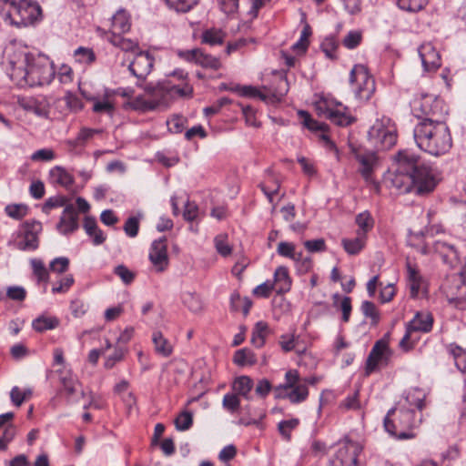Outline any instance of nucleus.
<instances>
[{"label": "nucleus", "mask_w": 466, "mask_h": 466, "mask_svg": "<svg viewBox=\"0 0 466 466\" xmlns=\"http://www.w3.org/2000/svg\"><path fill=\"white\" fill-rule=\"evenodd\" d=\"M397 168L392 174L391 184L402 192L429 194L437 186L433 171L419 163V158L409 151H400L396 157Z\"/></svg>", "instance_id": "obj_1"}, {"label": "nucleus", "mask_w": 466, "mask_h": 466, "mask_svg": "<svg viewBox=\"0 0 466 466\" xmlns=\"http://www.w3.org/2000/svg\"><path fill=\"white\" fill-rule=\"evenodd\" d=\"M147 98L137 97L134 103L137 109L152 110L159 106H167L177 98L190 97L193 87L187 82V73L182 69L172 73L171 78L145 88Z\"/></svg>", "instance_id": "obj_2"}, {"label": "nucleus", "mask_w": 466, "mask_h": 466, "mask_svg": "<svg viewBox=\"0 0 466 466\" xmlns=\"http://www.w3.org/2000/svg\"><path fill=\"white\" fill-rule=\"evenodd\" d=\"M413 133L418 147L432 156L443 155L452 146L450 129L443 119H421L415 126Z\"/></svg>", "instance_id": "obj_3"}, {"label": "nucleus", "mask_w": 466, "mask_h": 466, "mask_svg": "<svg viewBox=\"0 0 466 466\" xmlns=\"http://www.w3.org/2000/svg\"><path fill=\"white\" fill-rule=\"evenodd\" d=\"M5 22L16 27L32 25L42 19V8L35 0H0Z\"/></svg>", "instance_id": "obj_4"}, {"label": "nucleus", "mask_w": 466, "mask_h": 466, "mask_svg": "<svg viewBox=\"0 0 466 466\" xmlns=\"http://www.w3.org/2000/svg\"><path fill=\"white\" fill-rule=\"evenodd\" d=\"M412 409L394 408L388 411L384 419V428L391 436L399 440L415 438L412 429L420 422Z\"/></svg>", "instance_id": "obj_5"}, {"label": "nucleus", "mask_w": 466, "mask_h": 466, "mask_svg": "<svg viewBox=\"0 0 466 466\" xmlns=\"http://www.w3.org/2000/svg\"><path fill=\"white\" fill-rule=\"evenodd\" d=\"M25 78H21L19 86H45L49 85L55 77L56 71L50 59L42 54L34 55L26 66Z\"/></svg>", "instance_id": "obj_6"}, {"label": "nucleus", "mask_w": 466, "mask_h": 466, "mask_svg": "<svg viewBox=\"0 0 466 466\" xmlns=\"http://www.w3.org/2000/svg\"><path fill=\"white\" fill-rule=\"evenodd\" d=\"M34 54L27 52L26 48L16 44L10 43L5 49V63L10 77L16 83H21L25 78L24 72L30 63Z\"/></svg>", "instance_id": "obj_7"}, {"label": "nucleus", "mask_w": 466, "mask_h": 466, "mask_svg": "<svg viewBox=\"0 0 466 466\" xmlns=\"http://www.w3.org/2000/svg\"><path fill=\"white\" fill-rule=\"evenodd\" d=\"M314 107L319 116L339 127H348L356 120L347 106L334 99L321 98L315 103Z\"/></svg>", "instance_id": "obj_8"}, {"label": "nucleus", "mask_w": 466, "mask_h": 466, "mask_svg": "<svg viewBox=\"0 0 466 466\" xmlns=\"http://www.w3.org/2000/svg\"><path fill=\"white\" fill-rule=\"evenodd\" d=\"M368 137L377 149L386 150L396 144L397 134L394 123L386 116L377 119L370 127Z\"/></svg>", "instance_id": "obj_9"}, {"label": "nucleus", "mask_w": 466, "mask_h": 466, "mask_svg": "<svg viewBox=\"0 0 466 466\" xmlns=\"http://www.w3.org/2000/svg\"><path fill=\"white\" fill-rule=\"evenodd\" d=\"M276 398L288 399L291 403H300L307 400L309 389L301 383L296 370H289L285 374V383L275 388Z\"/></svg>", "instance_id": "obj_10"}, {"label": "nucleus", "mask_w": 466, "mask_h": 466, "mask_svg": "<svg viewBox=\"0 0 466 466\" xmlns=\"http://www.w3.org/2000/svg\"><path fill=\"white\" fill-rule=\"evenodd\" d=\"M42 232V224L36 220H27L22 223L13 234L9 245L23 251L35 250L39 246V235Z\"/></svg>", "instance_id": "obj_11"}, {"label": "nucleus", "mask_w": 466, "mask_h": 466, "mask_svg": "<svg viewBox=\"0 0 466 466\" xmlns=\"http://www.w3.org/2000/svg\"><path fill=\"white\" fill-rule=\"evenodd\" d=\"M350 82L356 98L368 101L375 92V81L367 66L355 65L350 71Z\"/></svg>", "instance_id": "obj_12"}, {"label": "nucleus", "mask_w": 466, "mask_h": 466, "mask_svg": "<svg viewBox=\"0 0 466 466\" xmlns=\"http://www.w3.org/2000/svg\"><path fill=\"white\" fill-rule=\"evenodd\" d=\"M411 110L418 118H439L442 119L447 114L442 100L431 95H423L416 97L411 102Z\"/></svg>", "instance_id": "obj_13"}, {"label": "nucleus", "mask_w": 466, "mask_h": 466, "mask_svg": "<svg viewBox=\"0 0 466 466\" xmlns=\"http://www.w3.org/2000/svg\"><path fill=\"white\" fill-rule=\"evenodd\" d=\"M421 252L423 254L437 253L442 261L451 267L455 266L459 261V252L455 245L444 238L427 239Z\"/></svg>", "instance_id": "obj_14"}, {"label": "nucleus", "mask_w": 466, "mask_h": 466, "mask_svg": "<svg viewBox=\"0 0 466 466\" xmlns=\"http://www.w3.org/2000/svg\"><path fill=\"white\" fill-rule=\"evenodd\" d=\"M391 350L384 339H380L373 345L365 364L367 376L386 367L390 360Z\"/></svg>", "instance_id": "obj_15"}, {"label": "nucleus", "mask_w": 466, "mask_h": 466, "mask_svg": "<svg viewBox=\"0 0 466 466\" xmlns=\"http://www.w3.org/2000/svg\"><path fill=\"white\" fill-rule=\"evenodd\" d=\"M266 92H262L260 89L252 86H236L232 90L238 93L240 96L245 97L258 98L262 101H268L269 94L276 100H281V98L288 92V82L286 78H279L278 81V88L275 92L269 91L266 86L263 87Z\"/></svg>", "instance_id": "obj_16"}, {"label": "nucleus", "mask_w": 466, "mask_h": 466, "mask_svg": "<svg viewBox=\"0 0 466 466\" xmlns=\"http://www.w3.org/2000/svg\"><path fill=\"white\" fill-rule=\"evenodd\" d=\"M17 105L25 111L38 117L47 118L50 114V98L44 95L18 96Z\"/></svg>", "instance_id": "obj_17"}, {"label": "nucleus", "mask_w": 466, "mask_h": 466, "mask_svg": "<svg viewBox=\"0 0 466 466\" xmlns=\"http://www.w3.org/2000/svg\"><path fill=\"white\" fill-rule=\"evenodd\" d=\"M361 451L360 443L347 440L339 444L330 466H357V458Z\"/></svg>", "instance_id": "obj_18"}, {"label": "nucleus", "mask_w": 466, "mask_h": 466, "mask_svg": "<svg viewBox=\"0 0 466 466\" xmlns=\"http://www.w3.org/2000/svg\"><path fill=\"white\" fill-rule=\"evenodd\" d=\"M148 258L157 272H163L167 269L169 259L166 238L152 242Z\"/></svg>", "instance_id": "obj_19"}, {"label": "nucleus", "mask_w": 466, "mask_h": 466, "mask_svg": "<svg viewBox=\"0 0 466 466\" xmlns=\"http://www.w3.org/2000/svg\"><path fill=\"white\" fill-rule=\"evenodd\" d=\"M154 58L148 52H137L128 64L130 73L139 80H144L151 72Z\"/></svg>", "instance_id": "obj_20"}, {"label": "nucleus", "mask_w": 466, "mask_h": 466, "mask_svg": "<svg viewBox=\"0 0 466 466\" xmlns=\"http://www.w3.org/2000/svg\"><path fill=\"white\" fill-rule=\"evenodd\" d=\"M418 52L425 71H435L441 66L440 52L431 42L422 43Z\"/></svg>", "instance_id": "obj_21"}, {"label": "nucleus", "mask_w": 466, "mask_h": 466, "mask_svg": "<svg viewBox=\"0 0 466 466\" xmlns=\"http://www.w3.org/2000/svg\"><path fill=\"white\" fill-rule=\"evenodd\" d=\"M179 56L188 62H194L205 68L217 70L221 66L218 57L205 54L200 49L180 51Z\"/></svg>", "instance_id": "obj_22"}, {"label": "nucleus", "mask_w": 466, "mask_h": 466, "mask_svg": "<svg viewBox=\"0 0 466 466\" xmlns=\"http://www.w3.org/2000/svg\"><path fill=\"white\" fill-rule=\"evenodd\" d=\"M78 228V213L71 204L66 205L56 225V229L63 235L73 233Z\"/></svg>", "instance_id": "obj_23"}, {"label": "nucleus", "mask_w": 466, "mask_h": 466, "mask_svg": "<svg viewBox=\"0 0 466 466\" xmlns=\"http://www.w3.org/2000/svg\"><path fill=\"white\" fill-rule=\"evenodd\" d=\"M433 325V317L428 311H419L406 326L414 332H429Z\"/></svg>", "instance_id": "obj_24"}, {"label": "nucleus", "mask_w": 466, "mask_h": 466, "mask_svg": "<svg viewBox=\"0 0 466 466\" xmlns=\"http://www.w3.org/2000/svg\"><path fill=\"white\" fill-rule=\"evenodd\" d=\"M131 27L130 16L123 9L118 10L112 17L111 29L105 34V37L108 35H122L129 31Z\"/></svg>", "instance_id": "obj_25"}, {"label": "nucleus", "mask_w": 466, "mask_h": 466, "mask_svg": "<svg viewBox=\"0 0 466 466\" xmlns=\"http://www.w3.org/2000/svg\"><path fill=\"white\" fill-rule=\"evenodd\" d=\"M357 159L360 165V172L363 178L370 183H373L372 172L377 164V157L374 153L360 154Z\"/></svg>", "instance_id": "obj_26"}, {"label": "nucleus", "mask_w": 466, "mask_h": 466, "mask_svg": "<svg viewBox=\"0 0 466 466\" xmlns=\"http://www.w3.org/2000/svg\"><path fill=\"white\" fill-rule=\"evenodd\" d=\"M111 45L118 47L125 53H132L136 55L140 51L138 42L130 38L122 36L121 35H108L106 38Z\"/></svg>", "instance_id": "obj_27"}, {"label": "nucleus", "mask_w": 466, "mask_h": 466, "mask_svg": "<svg viewBox=\"0 0 466 466\" xmlns=\"http://www.w3.org/2000/svg\"><path fill=\"white\" fill-rule=\"evenodd\" d=\"M407 271L410 294L412 298H416L420 295V291H423L425 288V281L419 271L410 264H408Z\"/></svg>", "instance_id": "obj_28"}, {"label": "nucleus", "mask_w": 466, "mask_h": 466, "mask_svg": "<svg viewBox=\"0 0 466 466\" xmlns=\"http://www.w3.org/2000/svg\"><path fill=\"white\" fill-rule=\"evenodd\" d=\"M278 293H286L291 288V279L287 267L279 266L274 272L272 282Z\"/></svg>", "instance_id": "obj_29"}, {"label": "nucleus", "mask_w": 466, "mask_h": 466, "mask_svg": "<svg viewBox=\"0 0 466 466\" xmlns=\"http://www.w3.org/2000/svg\"><path fill=\"white\" fill-rule=\"evenodd\" d=\"M299 115L302 119L303 125L311 131H322L320 137L324 140L328 145L333 147V143L329 140V136L326 134L327 125L323 123H319L313 118H311L310 115L307 111L300 110L299 111Z\"/></svg>", "instance_id": "obj_30"}, {"label": "nucleus", "mask_w": 466, "mask_h": 466, "mask_svg": "<svg viewBox=\"0 0 466 466\" xmlns=\"http://www.w3.org/2000/svg\"><path fill=\"white\" fill-rule=\"evenodd\" d=\"M50 180L53 184L68 188L74 183V177L64 167L56 166L49 171Z\"/></svg>", "instance_id": "obj_31"}, {"label": "nucleus", "mask_w": 466, "mask_h": 466, "mask_svg": "<svg viewBox=\"0 0 466 466\" xmlns=\"http://www.w3.org/2000/svg\"><path fill=\"white\" fill-rule=\"evenodd\" d=\"M103 133V129L101 128H89L86 127H83L80 128L76 137L68 142V144L74 147H84L88 141L93 139V137L96 135H101Z\"/></svg>", "instance_id": "obj_32"}, {"label": "nucleus", "mask_w": 466, "mask_h": 466, "mask_svg": "<svg viewBox=\"0 0 466 466\" xmlns=\"http://www.w3.org/2000/svg\"><path fill=\"white\" fill-rule=\"evenodd\" d=\"M84 228L86 234L93 238L95 245H100L106 240L103 231L97 228L95 218L86 217L84 221Z\"/></svg>", "instance_id": "obj_33"}, {"label": "nucleus", "mask_w": 466, "mask_h": 466, "mask_svg": "<svg viewBox=\"0 0 466 466\" xmlns=\"http://www.w3.org/2000/svg\"><path fill=\"white\" fill-rule=\"evenodd\" d=\"M152 341L155 346V351L163 356L168 357L173 351L171 343L159 331H155L152 335Z\"/></svg>", "instance_id": "obj_34"}, {"label": "nucleus", "mask_w": 466, "mask_h": 466, "mask_svg": "<svg viewBox=\"0 0 466 466\" xmlns=\"http://www.w3.org/2000/svg\"><path fill=\"white\" fill-rule=\"evenodd\" d=\"M277 253L283 257L288 258L295 262L301 261L302 252L296 251V245L292 242L280 241L277 247Z\"/></svg>", "instance_id": "obj_35"}, {"label": "nucleus", "mask_w": 466, "mask_h": 466, "mask_svg": "<svg viewBox=\"0 0 466 466\" xmlns=\"http://www.w3.org/2000/svg\"><path fill=\"white\" fill-rule=\"evenodd\" d=\"M183 305L194 314L200 313L203 310V302L199 296L195 292H184L181 296Z\"/></svg>", "instance_id": "obj_36"}, {"label": "nucleus", "mask_w": 466, "mask_h": 466, "mask_svg": "<svg viewBox=\"0 0 466 466\" xmlns=\"http://www.w3.org/2000/svg\"><path fill=\"white\" fill-rule=\"evenodd\" d=\"M226 37V34L218 28L212 27L206 29L201 34V42L209 46L221 45Z\"/></svg>", "instance_id": "obj_37"}, {"label": "nucleus", "mask_w": 466, "mask_h": 466, "mask_svg": "<svg viewBox=\"0 0 466 466\" xmlns=\"http://www.w3.org/2000/svg\"><path fill=\"white\" fill-rule=\"evenodd\" d=\"M253 388V380L248 376H240L233 382V390L237 395L249 400V393Z\"/></svg>", "instance_id": "obj_38"}, {"label": "nucleus", "mask_w": 466, "mask_h": 466, "mask_svg": "<svg viewBox=\"0 0 466 466\" xmlns=\"http://www.w3.org/2000/svg\"><path fill=\"white\" fill-rule=\"evenodd\" d=\"M355 222L358 226L357 234L367 238V233L374 226V219L369 211H364L357 215Z\"/></svg>", "instance_id": "obj_39"}, {"label": "nucleus", "mask_w": 466, "mask_h": 466, "mask_svg": "<svg viewBox=\"0 0 466 466\" xmlns=\"http://www.w3.org/2000/svg\"><path fill=\"white\" fill-rule=\"evenodd\" d=\"M59 325V320L56 317L39 316L32 322L33 329L37 332L54 329Z\"/></svg>", "instance_id": "obj_40"}, {"label": "nucleus", "mask_w": 466, "mask_h": 466, "mask_svg": "<svg viewBox=\"0 0 466 466\" xmlns=\"http://www.w3.org/2000/svg\"><path fill=\"white\" fill-rule=\"evenodd\" d=\"M345 251L350 255L360 253L366 244V237L361 235L356 236L354 238H343L341 240Z\"/></svg>", "instance_id": "obj_41"}, {"label": "nucleus", "mask_w": 466, "mask_h": 466, "mask_svg": "<svg viewBox=\"0 0 466 466\" xmlns=\"http://www.w3.org/2000/svg\"><path fill=\"white\" fill-rule=\"evenodd\" d=\"M425 397L426 395L423 390L417 388L411 389L405 396V402L409 405V409L415 407L420 410L424 407Z\"/></svg>", "instance_id": "obj_42"}, {"label": "nucleus", "mask_w": 466, "mask_h": 466, "mask_svg": "<svg viewBox=\"0 0 466 466\" xmlns=\"http://www.w3.org/2000/svg\"><path fill=\"white\" fill-rule=\"evenodd\" d=\"M233 361L238 366H251L257 362L255 354L249 349H241L235 352Z\"/></svg>", "instance_id": "obj_43"}, {"label": "nucleus", "mask_w": 466, "mask_h": 466, "mask_svg": "<svg viewBox=\"0 0 466 466\" xmlns=\"http://www.w3.org/2000/svg\"><path fill=\"white\" fill-rule=\"evenodd\" d=\"M268 325L266 322L258 321L256 323L251 336V343L256 348H261L265 344Z\"/></svg>", "instance_id": "obj_44"}, {"label": "nucleus", "mask_w": 466, "mask_h": 466, "mask_svg": "<svg viewBox=\"0 0 466 466\" xmlns=\"http://www.w3.org/2000/svg\"><path fill=\"white\" fill-rule=\"evenodd\" d=\"M58 373L60 377V381L63 384L67 395L72 396L73 394L76 393L79 383L77 380L72 377L70 371L65 372L64 370H59Z\"/></svg>", "instance_id": "obj_45"}, {"label": "nucleus", "mask_w": 466, "mask_h": 466, "mask_svg": "<svg viewBox=\"0 0 466 466\" xmlns=\"http://www.w3.org/2000/svg\"><path fill=\"white\" fill-rule=\"evenodd\" d=\"M167 5L177 13H187L196 6L199 0H165Z\"/></svg>", "instance_id": "obj_46"}, {"label": "nucleus", "mask_w": 466, "mask_h": 466, "mask_svg": "<svg viewBox=\"0 0 466 466\" xmlns=\"http://www.w3.org/2000/svg\"><path fill=\"white\" fill-rule=\"evenodd\" d=\"M214 245L217 252L224 257L227 258L231 255L232 253V246L228 243V235L226 234H219L214 238Z\"/></svg>", "instance_id": "obj_47"}, {"label": "nucleus", "mask_w": 466, "mask_h": 466, "mask_svg": "<svg viewBox=\"0 0 466 466\" xmlns=\"http://www.w3.org/2000/svg\"><path fill=\"white\" fill-rule=\"evenodd\" d=\"M263 193L267 196L269 202H273V198L279 190V183L273 177L269 176L268 179L259 185Z\"/></svg>", "instance_id": "obj_48"}, {"label": "nucleus", "mask_w": 466, "mask_h": 466, "mask_svg": "<svg viewBox=\"0 0 466 466\" xmlns=\"http://www.w3.org/2000/svg\"><path fill=\"white\" fill-rule=\"evenodd\" d=\"M311 35V28L307 24L301 31L299 39L292 46V50L297 54H304L309 46V37Z\"/></svg>", "instance_id": "obj_49"}, {"label": "nucleus", "mask_w": 466, "mask_h": 466, "mask_svg": "<svg viewBox=\"0 0 466 466\" xmlns=\"http://www.w3.org/2000/svg\"><path fill=\"white\" fill-rule=\"evenodd\" d=\"M5 214L15 220L24 218L28 214V207L25 204H9L5 208Z\"/></svg>", "instance_id": "obj_50"}, {"label": "nucleus", "mask_w": 466, "mask_h": 466, "mask_svg": "<svg viewBox=\"0 0 466 466\" xmlns=\"http://www.w3.org/2000/svg\"><path fill=\"white\" fill-rule=\"evenodd\" d=\"M449 351L453 356L457 368L466 372V352L457 345H450Z\"/></svg>", "instance_id": "obj_51"}, {"label": "nucleus", "mask_w": 466, "mask_h": 466, "mask_svg": "<svg viewBox=\"0 0 466 466\" xmlns=\"http://www.w3.org/2000/svg\"><path fill=\"white\" fill-rule=\"evenodd\" d=\"M127 350L123 346H116L113 353L106 358L104 367L106 370L112 369L117 362L121 361Z\"/></svg>", "instance_id": "obj_52"}, {"label": "nucleus", "mask_w": 466, "mask_h": 466, "mask_svg": "<svg viewBox=\"0 0 466 466\" xmlns=\"http://www.w3.org/2000/svg\"><path fill=\"white\" fill-rule=\"evenodd\" d=\"M74 56L76 62L86 65L93 63L96 59L95 53L91 48L82 46L75 50Z\"/></svg>", "instance_id": "obj_53"}, {"label": "nucleus", "mask_w": 466, "mask_h": 466, "mask_svg": "<svg viewBox=\"0 0 466 466\" xmlns=\"http://www.w3.org/2000/svg\"><path fill=\"white\" fill-rule=\"evenodd\" d=\"M34 275L37 278L39 282L47 281L49 278L48 270L45 267L44 262L38 258H33L30 261Z\"/></svg>", "instance_id": "obj_54"}, {"label": "nucleus", "mask_w": 466, "mask_h": 466, "mask_svg": "<svg viewBox=\"0 0 466 466\" xmlns=\"http://www.w3.org/2000/svg\"><path fill=\"white\" fill-rule=\"evenodd\" d=\"M399 7L409 12H417L423 9L428 0H398Z\"/></svg>", "instance_id": "obj_55"}, {"label": "nucleus", "mask_w": 466, "mask_h": 466, "mask_svg": "<svg viewBox=\"0 0 466 466\" xmlns=\"http://www.w3.org/2000/svg\"><path fill=\"white\" fill-rule=\"evenodd\" d=\"M193 423V415L190 411H182L175 420V425L177 431H184L188 430Z\"/></svg>", "instance_id": "obj_56"}, {"label": "nucleus", "mask_w": 466, "mask_h": 466, "mask_svg": "<svg viewBox=\"0 0 466 466\" xmlns=\"http://www.w3.org/2000/svg\"><path fill=\"white\" fill-rule=\"evenodd\" d=\"M339 408L341 410H356L360 409V403L359 400V392L355 391L351 395L346 397L340 403Z\"/></svg>", "instance_id": "obj_57"}, {"label": "nucleus", "mask_w": 466, "mask_h": 466, "mask_svg": "<svg viewBox=\"0 0 466 466\" xmlns=\"http://www.w3.org/2000/svg\"><path fill=\"white\" fill-rule=\"evenodd\" d=\"M299 424V420L298 419L282 420L279 423V431L285 440L289 441L291 431L296 429Z\"/></svg>", "instance_id": "obj_58"}, {"label": "nucleus", "mask_w": 466, "mask_h": 466, "mask_svg": "<svg viewBox=\"0 0 466 466\" xmlns=\"http://www.w3.org/2000/svg\"><path fill=\"white\" fill-rule=\"evenodd\" d=\"M361 311L367 318L371 319L372 324H377L380 320L379 311L373 302L363 301L361 304Z\"/></svg>", "instance_id": "obj_59"}, {"label": "nucleus", "mask_w": 466, "mask_h": 466, "mask_svg": "<svg viewBox=\"0 0 466 466\" xmlns=\"http://www.w3.org/2000/svg\"><path fill=\"white\" fill-rule=\"evenodd\" d=\"M74 284V278L72 275H66L59 281L55 283L52 288L53 293H66L69 290Z\"/></svg>", "instance_id": "obj_60"}, {"label": "nucleus", "mask_w": 466, "mask_h": 466, "mask_svg": "<svg viewBox=\"0 0 466 466\" xmlns=\"http://www.w3.org/2000/svg\"><path fill=\"white\" fill-rule=\"evenodd\" d=\"M65 99V102H66V106L71 110V111H74V112H78L80 111L84 105L81 101V99L76 96V95L70 93V92H67L64 97Z\"/></svg>", "instance_id": "obj_61"}, {"label": "nucleus", "mask_w": 466, "mask_h": 466, "mask_svg": "<svg viewBox=\"0 0 466 466\" xmlns=\"http://www.w3.org/2000/svg\"><path fill=\"white\" fill-rule=\"evenodd\" d=\"M361 34L358 31H350L343 39V45L349 48L353 49L357 47L361 42Z\"/></svg>", "instance_id": "obj_62"}, {"label": "nucleus", "mask_w": 466, "mask_h": 466, "mask_svg": "<svg viewBox=\"0 0 466 466\" xmlns=\"http://www.w3.org/2000/svg\"><path fill=\"white\" fill-rule=\"evenodd\" d=\"M57 77L60 83L66 85L73 81L74 72L69 66L64 64L58 69Z\"/></svg>", "instance_id": "obj_63"}, {"label": "nucleus", "mask_w": 466, "mask_h": 466, "mask_svg": "<svg viewBox=\"0 0 466 466\" xmlns=\"http://www.w3.org/2000/svg\"><path fill=\"white\" fill-rule=\"evenodd\" d=\"M222 405L226 410L234 412L239 408L240 400L237 394L228 393L223 398Z\"/></svg>", "instance_id": "obj_64"}]
</instances>
